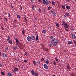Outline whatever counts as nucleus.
I'll return each instance as SVG.
<instances>
[{
	"mask_svg": "<svg viewBox=\"0 0 76 76\" xmlns=\"http://www.w3.org/2000/svg\"><path fill=\"white\" fill-rule=\"evenodd\" d=\"M54 41H51V43H49L48 44V45L50 47H53V46H56L58 42H54Z\"/></svg>",
	"mask_w": 76,
	"mask_h": 76,
	"instance_id": "1",
	"label": "nucleus"
},
{
	"mask_svg": "<svg viewBox=\"0 0 76 76\" xmlns=\"http://www.w3.org/2000/svg\"><path fill=\"white\" fill-rule=\"evenodd\" d=\"M50 39L51 40H52L51 41H53L54 42H58V39L54 38V37L53 36H49Z\"/></svg>",
	"mask_w": 76,
	"mask_h": 76,
	"instance_id": "2",
	"label": "nucleus"
},
{
	"mask_svg": "<svg viewBox=\"0 0 76 76\" xmlns=\"http://www.w3.org/2000/svg\"><path fill=\"white\" fill-rule=\"evenodd\" d=\"M42 3L43 4H46V5L48 4V2L45 0H43Z\"/></svg>",
	"mask_w": 76,
	"mask_h": 76,
	"instance_id": "3",
	"label": "nucleus"
},
{
	"mask_svg": "<svg viewBox=\"0 0 76 76\" xmlns=\"http://www.w3.org/2000/svg\"><path fill=\"white\" fill-rule=\"evenodd\" d=\"M62 25L64 26L66 28H67V23L63 21Z\"/></svg>",
	"mask_w": 76,
	"mask_h": 76,
	"instance_id": "4",
	"label": "nucleus"
},
{
	"mask_svg": "<svg viewBox=\"0 0 76 76\" xmlns=\"http://www.w3.org/2000/svg\"><path fill=\"white\" fill-rule=\"evenodd\" d=\"M31 41H35L36 39V38H35V36L33 35L31 36Z\"/></svg>",
	"mask_w": 76,
	"mask_h": 76,
	"instance_id": "5",
	"label": "nucleus"
},
{
	"mask_svg": "<svg viewBox=\"0 0 76 76\" xmlns=\"http://www.w3.org/2000/svg\"><path fill=\"white\" fill-rule=\"evenodd\" d=\"M2 57H3L4 58H6L7 57V55L6 54L4 53H2L1 54Z\"/></svg>",
	"mask_w": 76,
	"mask_h": 76,
	"instance_id": "6",
	"label": "nucleus"
},
{
	"mask_svg": "<svg viewBox=\"0 0 76 76\" xmlns=\"http://www.w3.org/2000/svg\"><path fill=\"white\" fill-rule=\"evenodd\" d=\"M71 36H72V37L73 39H75L76 38V35H75V34H74L71 33Z\"/></svg>",
	"mask_w": 76,
	"mask_h": 76,
	"instance_id": "7",
	"label": "nucleus"
},
{
	"mask_svg": "<svg viewBox=\"0 0 76 76\" xmlns=\"http://www.w3.org/2000/svg\"><path fill=\"white\" fill-rule=\"evenodd\" d=\"M43 66L45 69H48V66L46 64H43Z\"/></svg>",
	"mask_w": 76,
	"mask_h": 76,
	"instance_id": "8",
	"label": "nucleus"
},
{
	"mask_svg": "<svg viewBox=\"0 0 76 76\" xmlns=\"http://www.w3.org/2000/svg\"><path fill=\"white\" fill-rule=\"evenodd\" d=\"M27 39L28 41H31V36H28L27 38Z\"/></svg>",
	"mask_w": 76,
	"mask_h": 76,
	"instance_id": "9",
	"label": "nucleus"
},
{
	"mask_svg": "<svg viewBox=\"0 0 76 76\" xmlns=\"http://www.w3.org/2000/svg\"><path fill=\"white\" fill-rule=\"evenodd\" d=\"M14 70H13L15 73H16V71H18V68H14Z\"/></svg>",
	"mask_w": 76,
	"mask_h": 76,
	"instance_id": "10",
	"label": "nucleus"
},
{
	"mask_svg": "<svg viewBox=\"0 0 76 76\" xmlns=\"http://www.w3.org/2000/svg\"><path fill=\"white\" fill-rule=\"evenodd\" d=\"M7 76H13V75L10 72L7 73Z\"/></svg>",
	"mask_w": 76,
	"mask_h": 76,
	"instance_id": "11",
	"label": "nucleus"
},
{
	"mask_svg": "<svg viewBox=\"0 0 76 76\" xmlns=\"http://www.w3.org/2000/svg\"><path fill=\"white\" fill-rule=\"evenodd\" d=\"M31 74L32 75H33L34 76L35 75V71L34 70H32L31 71Z\"/></svg>",
	"mask_w": 76,
	"mask_h": 76,
	"instance_id": "12",
	"label": "nucleus"
},
{
	"mask_svg": "<svg viewBox=\"0 0 76 76\" xmlns=\"http://www.w3.org/2000/svg\"><path fill=\"white\" fill-rule=\"evenodd\" d=\"M8 42H9L10 44H12V43H13V42L11 40H9V41H8Z\"/></svg>",
	"mask_w": 76,
	"mask_h": 76,
	"instance_id": "13",
	"label": "nucleus"
},
{
	"mask_svg": "<svg viewBox=\"0 0 76 76\" xmlns=\"http://www.w3.org/2000/svg\"><path fill=\"white\" fill-rule=\"evenodd\" d=\"M47 32V31L45 30H43L42 31V33H43L44 34H45Z\"/></svg>",
	"mask_w": 76,
	"mask_h": 76,
	"instance_id": "14",
	"label": "nucleus"
},
{
	"mask_svg": "<svg viewBox=\"0 0 76 76\" xmlns=\"http://www.w3.org/2000/svg\"><path fill=\"white\" fill-rule=\"evenodd\" d=\"M68 44H73V42L71 41H68Z\"/></svg>",
	"mask_w": 76,
	"mask_h": 76,
	"instance_id": "15",
	"label": "nucleus"
},
{
	"mask_svg": "<svg viewBox=\"0 0 76 76\" xmlns=\"http://www.w3.org/2000/svg\"><path fill=\"white\" fill-rule=\"evenodd\" d=\"M7 41H9L10 39V36H8L7 37Z\"/></svg>",
	"mask_w": 76,
	"mask_h": 76,
	"instance_id": "16",
	"label": "nucleus"
},
{
	"mask_svg": "<svg viewBox=\"0 0 76 76\" xmlns=\"http://www.w3.org/2000/svg\"><path fill=\"white\" fill-rule=\"evenodd\" d=\"M1 74L2 75H3L4 76L5 75V73L3 71L1 72Z\"/></svg>",
	"mask_w": 76,
	"mask_h": 76,
	"instance_id": "17",
	"label": "nucleus"
},
{
	"mask_svg": "<svg viewBox=\"0 0 76 76\" xmlns=\"http://www.w3.org/2000/svg\"><path fill=\"white\" fill-rule=\"evenodd\" d=\"M66 8L67 9H68V10H70V8L69 6H66Z\"/></svg>",
	"mask_w": 76,
	"mask_h": 76,
	"instance_id": "18",
	"label": "nucleus"
},
{
	"mask_svg": "<svg viewBox=\"0 0 76 76\" xmlns=\"http://www.w3.org/2000/svg\"><path fill=\"white\" fill-rule=\"evenodd\" d=\"M22 33L23 34H25V30H22Z\"/></svg>",
	"mask_w": 76,
	"mask_h": 76,
	"instance_id": "19",
	"label": "nucleus"
},
{
	"mask_svg": "<svg viewBox=\"0 0 76 76\" xmlns=\"http://www.w3.org/2000/svg\"><path fill=\"white\" fill-rule=\"evenodd\" d=\"M13 48L14 50H16L18 48V47H17V46H15L13 47Z\"/></svg>",
	"mask_w": 76,
	"mask_h": 76,
	"instance_id": "20",
	"label": "nucleus"
},
{
	"mask_svg": "<svg viewBox=\"0 0 76 76\" xmlns=\"http://www.w3.org/2000/svg\"><path fill=\"white\" fill-rule=\"evenodd\" d=\"M55 24L56 26H57L58 27V28H59V24H58V23H56Z\"/></svg>",
	"mask_w": 76,
	"mask_h": 76,
	"instance_id": "21",
	"label": "nucleus"
},
{
	"mask_svg": "<svg viewBox=\"0 0 76 76\" xmlns=\"http://www.w3.org/2000/svg\"><path fill=\"white\" fill-rule=\"evenodd\" d=\"M65 6L64 5H62L61 6V7H62V8H63V9H64L65 10H66V8H65Z\"/></svg>",
	"mask_w": 76,
	"mask_h": 76,
	"instance_id": "22",
	"label": "nucleus"
},
{
	"mask_svg": "<svg viewBox=\"0 0 76 76\" xmlns=\"http://www.w3.org/2000/svg\"><path fill=\"white\" fill-rule=\"evenodd\" d=\"M65 15H66V16H70V14L69 13L67 12L65 14Z\"/></svg>",
	"mask_w": 76,
	"mask_h": 76,
	"instance_id": "23",
	"label": "nucleus"
},
{
	"mask_svg": "<svg viewBox=\"0 0 76 76\" xmlns=\"http://www.w3.org/2000/svg\"><path fill=\"white\" fill-rule=\"evenodd\" d=\"M37 62L38 64H41V61H37Z\"/></svg>",
	"mask_w": 76,
	"mask_h": 76,
	"instance_id": "24",
	"label": "nucleus"
},
{
	"mask_svg": "<svg viewBox=\"0 0 76 76\" xmlns=\"http://www.w3.org/2000/svg\"><path fill=\"white\" fill-rule=\"evenodd\" d=\"M36 41H38V35H37L36 37Z\"/></svg>",
	"mask_w": 76,
	"mask_h": 76,
	"instance_id": "25",
	"label": "nucleus"
},
{
	"mask_svg": "<svg viewBox=\"0 0 76 76\" xmlns=\"http://www.w3.org/2000/svg\"><path fill=\"white\" fill-rule=\"evenodd\" d=\"M34 75L35 76H38V74L37 72H35Z\"/></svg>",
	"mask_w": 76,
	"mask_h": 76,
	"instance_id": "26",
	"label": "nucleus"
},
{
	"mask_svg": "<svg viewBox=\"0 0 76 76\" xmlns=\"http://www.w3.org/2000/svg\"><path fill=\"white\" fill-rule=\"evenodd\" d=\"M45 63L46 64H48V63H49V61L48 60H47L46 61H45Z\"/></svg>",
	"mask_w": 76,
	"mask_h": 76,
	"instance_id": "27",
	"label": "nucleus"
},
{
	"mask_svg": "<svg viewBox=\"0 0 76 76\" xmlns=\"http://www.w3.org/2000/svg\"><path fill=\"white\" fill-rule=\"evenodd\" d=\"M53 16H56V13L55 12H53Z\"/></svg>",
	"mask_w": 76,
	"mask_h": 76,
	"instance_id": "28",
	"label": "nucleus"
},
{
	"mask_svg": "<svg viewBox=\"0 0 76 76\" xmlns=\"http://www.w3.org/2000/svg\"><path fill=\"white\" fill-rule=\"evenodd\" d=\"M33 63H34V66L36 65V62L34 61H33Z\"/></svg>",
	"mask_w": 76,
	"mask_h": 76,
	"instance_id": "29",
	"label": "nucleus"
},
{
	"mask_svg": "<svg viewBox=\"0 0 76 76\" xmlns=\"http://www.w3.org/2000/svg\"><path fill=\"white\" fill-rule=\"evenodd\" d=\"M17 17L18 18H20V16L18 15H17Z\"/></svg>",
	"mask_w": 76,
	"mask_h": 76,
	"instance_id": "30",
	"label": "nucleus"
},
{
	"mask_svg": "<svg viewBox=\"0 0 76 76\" xmlns=\"http://www.w3.org/2000/svg\"><path fill=\"white\" fill-rule=\"evenodd\" d=\"M16 42L17 43V44H18V43H19V41L17 39H16Z\"/></svg>",
	"mask_w": 76,
	"mask_h": 76,
	"instance_id": "31",
	"label": "nucleus"
},
{
	"mask_svg": "<svg viewBox=\"0 0 76 76\" xmlns=\"http://www.w3.org/2000/svg\"><path fill=\"white\" fill-rule=\"evenodd\" d=\"M2 66H3V64L1 62H0V67H1Z\"/></svg>",
	"mask_w": 76,
	"mask_h": 76,
	"instance_id": "32",
	"label": "nucleus"
},
{
	"mask_svg": "<svg viewBox=\"0 0 76 76\" xmlns=\"http://www.w3.org/2000/svg\"><path fill=\"white\" fill-rule=\"evenodd\" d=\"M51 9V7H49L48 8V10H50V9Z\"/></svg>",
	"mask_w": 76,
	"mask_h": 76,
	"instance_id": "33",
	"label": "nucleus"
},
{
	"mask_svg": "<svg viewBox=\"0 0 76 76\" xmlns=\"http://www.w3.org/2000/svg\"><path fill=\"white\" fill-rule=\"evenodd\" d=\"M73 42H74V43L75 45H76V41L75 40H74Z\"/></svg>",
	"mask_w": 76,
	"mask_h": 76,
	"instance_id": "34",
	"label": "nucleus"
},
{
	"mask_svg": "<svg viewBox=\"0 0 76 76\" xmlns=\"http://www.w3.org/2000/svg\"><path fill=\"white\" fill-rule=\"evenodd\" d=\"M25 56H28V53H27L25 52Z\"/></svg>",
	"mask_w": 76,
	"mask_h": 76,
	"instance_id": "35",
	"label": "nucleus"
},
{
	"mask_svg": "<svg viewBox=\"0 0 76 76\" xmlns=\"http://www.w3.org/2000/svg\"><path fill=\"white\" fill-rule=\"evenodd\" d=\"M52 3L53 5H55V2L54 1H53L52 2Z\"/></svg>",
	"mask_w": 76,
	"mask_h": 76,
	"instance_id": "36",
	"label": "nucleus"
},
{
	"mask_svg": "<svg viewBox=\"0 0 76 76\" xmlns=\"http://www.w3.org/2000/svg\"><path fill=\"white\" fill-rule=\"evenodd\" d=\"M53 64H54V65H56V64H56V62H55V61H54L53 62Z\"/></svg>",
	"mask_w": 76,
	"mask_h": 76,
	"instance_id": "37",
	"label": "nucleus"
},
{
	"mask_svg": "<svg viewBox=\"0 0 76 76\" xmlns=\"http://www.w3.org/2000/svg\"><path fill=\"white\" fill-rule=\"evenodd\" d=\"M32 9L34 10H35V7L34 6L32 7Z\"/></svg>",
	"mask_w": 76,
	"mask_h": 76,
	"instance_id": "38",
	"label": "nucleus"
},
{
	"mask_svg": "<svg viewBox=\"0 0 76 76\" xmlns=\"http://www.w3.org/2000/svg\"><path fill=\"white\" fill-rule=\"evenodd\" d=\"M55 59H56V61H58V59L57 58H56Z\"/></svg>",
	"mask_w": 76,
	"mask_h": 76,
	"instance_id": "39",
	"label": "nucleus"
},
{
	"mask_svg": "<svg viewBox=\"0 0 76 76\" xmlns=\"http://www.w3.org/2000/svg\"><path fill=\"white\" fill-rule=\"evenodd\" d=\"M6 50H7L9 49V48L7 47H6Z\"/></svg>",
	"mask_w": 76,
	"mask_h": 76,
	"instance_id": "40",
	"label": "nucleus"
},
{
	"mask_svg": "<svg viewBox=\"0 0 76 76\" xmlns=\"http://www.w3.org/2000/svg\"><path fill=\"white\" fill-rule=\"evenodd\" d=\"M48 3V4L50 3V4L51 3V1H50V0H49Z\"/></svg>",
	"mask_w": 76,
	"mask_h": 76,
	"instance_id": "41",
	"label": "nucleus"
},
{
	"mask_svg": "<svg viewBox=\"0 0 76 76\" xmlns=\"http://www.w3.org/2000/svg\"><path fill=\"white\" fill-rule=\"evenodd\" d=\"M65 30L66 31H67V32H69V30L67 29V28H65Z\"/></svg>",
	"mask_w": 76,
	"mask_h": 76,
	"instance_id": "42",
	"label": "nucleus"
},
{
	"mask_svg": "<svg viewBox=\"0 0 76 76\" xmlns=\"http://www.w3.org/2000/svg\"><path fill=\"white\" fill-rule=\"evenodd\" d=\"M24 61L25 63H27V60H24Z\"/></svg>",
	"mask_w": 76,
	"mask_h": 76,
	"instance_id": "43",
	"label": "nucleus"
},
{
	"mask_svg": "<svg viewBox=\"0 0 76 76\" xmlns=\"http://www.w3.org/2000/svg\"><path fill=\"white\" fill-rule=\"evenodd\" d=\"M44 58H42V59H41V61H44Z\"/></svg>",
	"mask_w": 76,
	"mask_h": 76,
	"instance_id": "44",
	"label": "nucleus"
},
{
	"mask_svg": "<svg viewBox=\"0 0 76 76\" xmlns=\"http://www.w3.org/2000/svg\"><path fill=\"white\" fill-rule=\"evenodd\" d=\"M39 11L40 13H41V9L40 8L39 9Z\"/></svg>",
	"mask_w": 76,
	"mask_h": 76,
	"instance_id": "45",
	"label": "nucleus"
},
{
	"mask_svg": "<svg viewBox=\"0 0 76 76\" xmlns=\"http://www.w3.org/2000/svg\"><path fill=\"white\" fill-rule=\"evenodd\" d=\"M54 12V11H53V10H51L50 11V13H53Z\"/></svg>",
	"mask_w": 76,
	"mask_h": 76,
	"instance_id": "46",
	"label": "nucleus"
},
{
	"mask_svg": "<svg viewBox=\"0 0 76 76\" xmlns=\"http://www.w3.org/2000/svg\"><path fill=\"white\" fill-rule=\"evenodd\" d=\"M22 8L21 6H20V10L21 11H22Z\"/></svg>",
	"mask_w": 76,
	"mask_h": 76,
	"instance_id": "47",
	"label": "nucleus"
},
{
	"mask_svg": "<svg viewBox=\"0 0 76 76\" xmlns=\"http://www.w3.org/2000/svg\"><path fill=\"white\" fill-rule=\"evenodd\" d=\"M1 28L2 29V30H4V28H3V27H1Z\"/></svg>",
	"mask_w": 76,
	"mask_h": 76,
	"instance_id": "48",
	"label": "nucleus"
},
{
	"mask_svg": "<svg viewBox=\"0 0 76 76\" xmlns=\"http://www.w3.org/2000/svg\"><path fill=\"white\" fill-rule=\"evenodd\" d=\"M38 1H39L40 2H41V1H42V0H38Z\"/></svg>",
	"mask_w": 76,
	"mask_h": 76,
	"instance_id": "49",
	"label": "nucleus"
},
{
	"mask_svg": "<svg viewBox=\"0 0 76 76\" xmlns=\"http://www.w3.org/2000/svg\"><path fill=\"white\" fill-rule=\"evenodd\" d=\"M31 1L32 3H34V0H31Z\"/></svg>",
	"mask_w": 76,
	"mask_h": 76,
	"instance_id": "50",
	"label": "nucleus"
},
{
	"mask_svg": "<svg viewBox=\"0 0 76 76\" xmlns=\"http://www.w3.org/2000/svg\"><path fill=\"white\" fill-rule=\"evenodd\" d=\"M67 68H68V69H69V68H70V67H69V65H68L67 66Z\"/></svg>",
	"mask_w": 76,
	"mask_h": 76,
	"instance_id": "51",
	"label": "nucleus"
},
{
	"mask_svg": "<svg viewBox=\"0 0 76 76\" xmlns=\"http://www.w3.org/2000/svg\"><path fill=\"white\" fill-rule=\"evenodd\" d=\"M8 17H10V14L8 13Z\"/></svg>",
	"mask_w": 76,
	"mask_h": 76,
	"instance_id": "52",
	"label": "nucleus"
},
{
	"mask_svg": "<svg viewBox=\"0 0 76 76\" xmlns=\"http://www.w3.org/2000/svg\"><path fill=\"white\" fill-rule=\"evenodd\" d=\"M11 6L12 9H13V6H12V5H11Z\"/></svg>",
	"mask_w": 76,
	"mask_h": 76,
	"instance_id": "53",
	"label": "nucleus"
},
{
	"mask_svg": "<svg viewBox=\"0 0 76 76\" xmlns=\"http://www.w3.org/2000/svg\"><path fill=\"white\" fill-rule=\"evenodd\" d=\"M66 52V50L65 49H64V53H65V52Z\"/></svg>",
	"mask_w": 76,
	"mask_h": 76,
	"instance_id": "54",
	"label": "nucleus"
},
{
	"mask_svg": "<svg viewBox=\"0 0 76 76\" xmlns=\"http://www.w3.org/2000/svg\"><path fill=\"white\" fill-rule=\"evenodd\" d=\"M66 26H67V28H68V26H69V25H67V24Z\"/></svg>",
	"mask_w": 76,
	"mask_h": 76,
	"instance_id": "55",
	"label": "nucleus"
},
{
	"mask_svg": "<svg viewBox=\"0 0 76 76\" xmlns=\"http://www.w3.org/2000/svg\"><path fill=\"white\" fill-rule=\"evenodd\" d=\"M4 19L6 20V21H7V19L6 18H4Z\"/></svg>",
	"mask_w": 76,
	"mask_h": 76,
	"instance_id": "56",
	"label": "nucleus"
},
{
	"mask_svg": "<svg viewBox=\"0 0 76 76\" xmlns=\"http://www.w3.org/2000/svg\"><path fill=\"white\" fill-rule=\"evenodd\" d=\"M67 1H68V2H69L70 1V0H66Z\"/></svg>",
	"mask_w": 76,
	"mask_h": 76,
	"instance_id": "57",
	"label": "nucleus"
},
{
	"mask_svg": "<svg viewBox=\"0 0 76 76\" xmlns=\"http://www.w3.org/2000/svg\"><path fill=\"white\" fill-rule=\"evenodd\" d=\"M25 20H26V17H25Z\"/></svg>",
	"mask_w": 76,
	"mask_h": 76,
	"instance_id": "58",
	"label": "nucleus"
},
{
	"mask_svg": "<svg viewBox=\"0 0 76 76\" xmlns=\"http://www.w3.org/2000/svg\"><path fill=\"white\" fill-rule=\"evenodd\" d=\"M1 53L0 52V56H1Z\"/></svg>",
	"mask_w": 76,
	"mask_h": 76,
	"instance_id": "59",
	"label": "nucleus"
},
{
	"mask_svg": "<svg viewBox=\"0 0 76 76\" xmlns=\"http://www.w3.org/2000/svg\"><path fill=\"white\" fill-rule=\"evenodd\" d=\"M18 61H19V58L18 59Z\"/></svg>",
	"mask_w": 76,
	"mask_h": 76,
	"instance_id": "60",
	"label": "nucleus"
},
{
	"mask_svg": "<svg viewBox=\"0 0 76 76\" xmlns=\"http://www.w3.org/2000/svg\"><path fill=\"white\" fill-rule=\"evenodd\" d=\"M18 67H19V69H20V67L19 66H18Z\"/></svg>",
	"mask_w": 76,
	"mask_h": 76,
	"instance_id": "61",
	"label": "nucleus"
},
{
	"mask_svg": "<svg viewBox=\"0 0 76 76\" xmlns=\"http://www.w3.org/2000/svg\"><path fill=\"white\" fill-rule=\"evenodd\" d=\"M43 10L44 11V12H45V10Z\"/></svg>",
	"mask_w": 76,
	"mask_h": 76,
	"instance_id": "62",
	"label": "nucleus"
},
{
	"mask_svg": "<svg viewBox=\"0 0 76 76\" xmlns=\"http://www.w3.org/2000/svg\"><path fill=\"white\" fill-rule=\"evenodd\" d=\"M74 1H76V0H74Z\"/></svg>",
	"mask_w": 76,
	"mask_h": 76,
	"instance_id": "63",
	"label": "nucleus"
},
{
	"mask_svg": "<svg viewBox=\"0 0 76 76\" xmlns=\"http://www.w3.org/2000/svg\"><path fill=\"white\" fill-rule=\"evenodd\" d=\"M46 51H47V50H46Z\"/></svg>",
	"mask_w": 76,
	"mask_h": 76,
	"instance_id": "64",
	"label": "nucleus"
}]
</instances>
